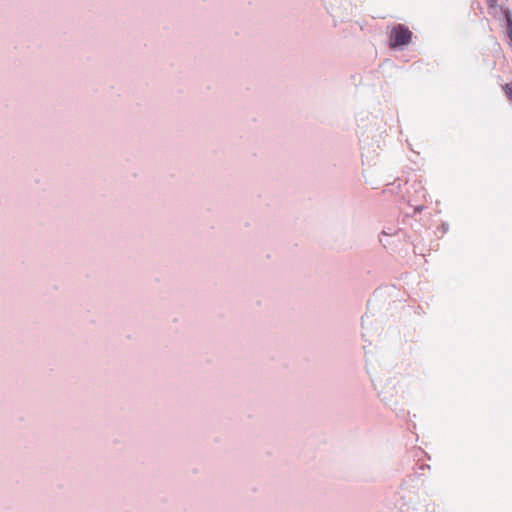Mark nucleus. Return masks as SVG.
Wrapping results in <instances>:
<instances>
[{
	"mask_svg": "<svg viewBox=\"0 0 512 512\" xmlns=\"http://www.w3.org/2000/svg\"><path fill=\"white\" fill-rule=\"evenodd\" d=\"M412 32L404 25L395 26L390 35V45L392 47L403 46L410 43Z\"/></svg>",
	"mask_w": 512,
	"mask_h": 512,
	"instance_id": "f257e3e1",
	"label": "nucleus"
},
{
	"mask_svg": "<svg viewBox=\"0 0 512 512\" xmlns=\"http://www.w3.org/2000/svg\"><path fill=\"white\" fill-rule=\"evenodd\" d=\"M502 88L506 96L512 101V82L505 84Z\"/></svg>",
	"mask_w": 512,
	"mask_h": 512,
	"instance_id": "f03ea898",
	"label": "nucleus"
},
{
	"mask_svg": "<svg viewBox=\"0 0 512 512\" xmlns=\"http://www.w3.org/2000/svg\"><path fill=\"white\" fill-rule=\"evenodd\" d=\"M508 36L512 41V21L510 19H508Z\"/></svg>",
	"mask_w": 512,
	"mask_h": 512,
	"instance_id": "7ed1b4c3",
	"label": "nucleus"
}]
</instances>
